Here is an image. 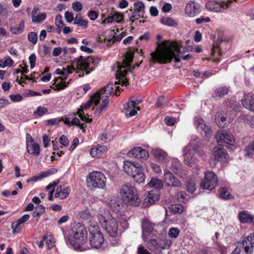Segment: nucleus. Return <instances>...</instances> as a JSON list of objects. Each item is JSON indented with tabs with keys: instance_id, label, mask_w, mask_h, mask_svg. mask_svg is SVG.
Instances as JSON below:
<instances>
[{
	"instance_id": "obj_1",
	"label": "nucleus",
	"mask_w": 254,
	"mask_h": 254,
	"mask_svg": "<svg viewBox=\"0 0 254 254\" xmlns=\"http://www.w3.org/2000/svg\"><path fill=\"white\" fill-rule=\"evenodd\" d=\"M180 54L179 46L176 42L172 43L170 47H168L165 44L159 45L156 51L151 53L150 61L167 63L171 62L174 58L175 62H179Z\"/></svg>"
},
{
	"instance_id": "obj_2",
	"label": "nucleus",
	"mask_w": 254,
	"mask_h": 254,
	"mask_svg": "<svg viewBox=\"0 0 254 254\" xmlns=\"http://www.w3.org/2000/svg\"><path fill=\"white\" fill-rule=\"evenodd\" d=\"M113 84L112 82H110L107 84L105 87L102 88L100 91L97 92L95 94L92 96L90 99L85 104H83L81 106V109L78 110V112L83 113L82 111L90 108L92 104L96 105L99 103L100 99L102 98V103L99 107L97 108L95 114L96 116H99L102 111L104 110L107 107L109 101L107 98L111 95L113 91Z\"/></svg>"
},
{
	"instance_id": "obj_3",
	"label": "nucleus",
	"mask_w": 254,
	"mask_h": 254,
	"mask_svg": "<svg viewBox=\"0 0 254 254\" xmlns=\"http://www.w3.org/2000/svg\"><path fill=\"white\" fill-rule=\"evenodd\" d=\"M72 238L67 240L75 250H82V246L87 240V232L84 226L80 223L75 224L72 228Z\"/></svg>"
},
{
	"instance_id": "obj_4",
	"label": "nucleus",
	"mask_w": 254,
	"mask_h": 254,
	"mask_svg": "<svg viewBox=\"0 0 254 254\" xmlns=\"http://www.w3.org/2000/svg\"><path fill=\"white\" fill-rule=\"evenodd\" d=\"M121 199L127 205L137 206L141 203L137 190L132 186L124 185L120 190Z\"/></svg>"
},
{
	"instance_id": "obj_5",
	"label": "nucleus",
	"mask_w": 254,
	"mask_h": 254,
	"mask_svg": "<svg viewBox=\"0 0 254 254\" xmlns=\"http://www.w3.org/2000/svg\"><path fill=\"white\" fill-rule=\"evenodd\" d=\"M98 220L102 227L107 233L113 238L116 237L118 234V224L117 220L112 217L108 211L104 214H99Z\"/></svg>"
},
{
	"instance_id": "obj_6",
	"label": "nucleus",
	"mask_w": 254,
	"mask_h": 254,
	"mask_svg": "<svg viewBox=\"0 0 254 254\" xmlns=\"http://www.w3.org/2000/svg\"><path fill=\"white\" fill-rule=\"evenodd\" d=\"M132 60L133 55L131 54L128 53L125 57L122 63L118 62L114 65V68H117V74L119 76L120 79L119 82L122 86L128 85V81L125 78V76L128 71L127 68L130 67Z\"/></svg>"
},
{
	"instance_id": "obj_7",
	"label": "nucleus",
	"mask_w": 254,
	"mask_h": 254,
	"mask_svg": "<svg viewBox=\"0 0 254 254\" xmlns=\"http://www.w3.org/2000/svg\"><path fill=\"white\" fill-rule=\"evenodd\" d=\"M202 141L201 139L192 136L190 144L184 149V156L185 163L190 166L195 164L197 160L194 156L193 152L195 147L199 146Z\"/></svg>"
},
{
	"instance_id": "obj_8",
	"label": "nucleus",
	"mask_w": 254,
	"mask_h": 254,
	"mask_svg": "<svg viewBox=\"0 0 254 254\" xmlns=\"http://www.w3.org/2000/svg\"><path fill=\"white\" fill-rule=\"evenodd\" d=\"M106 178L101 172L93 171L87 177V187L91 190L96 189H104L106 186Z\"/></svg>"
},
{
	"instance_id": "obj_9",
	"label": "nucleus",
	"mask_w": 254,
	"mask_h": 254,
	"mask_svg": "<svg viewBox=\"0 0 254 254\" xmlns=\"http://www.w3.org/2000/svg\"><path fill=\"white\" fill-rule=\"evenodd\" d=\"M232 254H254V234H251L239 243Z\"/></svg>"
},
{
	"instance_id": "obj_10",
	"label": "nucleus",
	"mask_w": 254,
	"mask_h": 254,
	"mask_svg": "<svg viewBox=\"0 0 254 254\" xmlns=\"http://www.w3.org/2000/svg\"><path fill=\"white\" fill-rule=\"evenodd\" d=\"M88 230L90 235L89 243L91 247L96 249L101 248L104 242V238L98 226L96 224L90 225Z\"/></svg>"
},
{
	"instance_id": "obj_11",
	"label": "nucleus",
	"mask_w": 254,
	"mask_h": 254,
	"mask_svg": "<svg viewBox=\"0 0 254 254\" xmlns=\"http://www.w3.org/2000/svg\"><path fill=\"white\" fill-rule=\"evenodd\" d=\"M99 60L98 59H94L93 57H88L84 58L83 56H80L77 60L76 66L77 68L81 70L82 72L85 71L86 74H88L89 71L87 69L91 70H94V67L96 66L98 64Z\"/></svg>"
},
{
	"instance_id": "obj_12",
	"label": "nucleus",
	"mask_w": 254,
	"mask_h": 254,
	"mask_svg": "<svg viewBox=\"0 0 254 254\" xmlns=\"http://www.w3.org/2000/svg\"><path fill=\"white\" fill-rule=\"evenodd\" d=\"M218 185L216 175L211 171H207L205 174L204 179L200 184V187L204 190H211Z\"/></svg>"
},
{
	"instance_id": "obj_13",
	"label": "nucleus",
	"mask_w": 254,
	"mask_h": 254,
	"mask_svg": "<svg viewBox=\"0 0 254 254\" xmlns=\"http://www.w3.org/2000/svg\"><path fill=\"white\" fill-rule=\"evenodd\" d=\"M216 138L219 145H233L235 143L234 136L230 133L219 130L217 132Z\"/></svg>"
},
{
	"instance_id": "obj_14",
	"label": "nucleus",
	"mask_w": 254,
	"mask_h": 254,
	"mask_svg": "<svg viewBox=\"0 0 254 254\" xmlns=\"http://www.w3.org/2000/svg\"><path fill=\"white\" fill-rule=\"evenodd\" d=\"M194 124L196 129L201 133L203 132L206 137H209L212 135V131L211 127L207 126L199 116L194 118Z\"/></svg>"
},
{
	"instance_id": "obj_15",
	"label": "nucleus",
	"mask_w": 254,
	"mask_h": 254,
	"mask_svg": "<svg viewBox=\"0 0 254 254\" xmlns=\"http://www.w3.org/2000/svg\"><path fill=\"white\" fill-rule=\"evenodd\" d=\"M129 156L137 159L145 160L149 156L147 151L141 147H134L128 153Z\"/></svg>"
},
{
	"instance_id": "obj_16",
	"label": "nucleus",
	"mask_w": 254,
	"mask_h": 254,
	"mask_svg": "<svg viewBox=\"0 0 254 254\" xmlns=\"http://www.w3.org/2000/svg\"><path fill=\"white\" fill-rule=\"evenodd\" d=\"M164 180L167 186L181 187L182 185L168 169L164 171Z\"/></svg>"
},
{
	"instance_id": "obj_17",
	"label": "nucleus",
	"mask_w": 254,
	"mask_h": 254,
	"mask_svg": "<svg viewBox=\"0 0 254 254\" xmlns=\"http://www.w3.org/2000/svg\"><path fill=\"white\" fill-rule=\"evenodd\" d=\"M141 167V166L138 163H135L129 161L124 162V171L128 175L130 176H132Z\"/></svg>"
},
{
	"instance_id": "obj_18",
	"label": "nucleus",
	"mask_w": 254,
	"mask_h": 254,
	"mask_svg": "<svg viewBox=\"0 0 254 254\" xmlns=\"http://www.w3.org/2000/svg\"><path fill=\"white\" fill-rule=\"evenodd\" d=\"M242 103L246 109L254 111V95L252 93L244 94Z\"/></svg>"
},
{
	"instance_id": "obj_19",
	"label": "nucleus",
	"mask_w": 254,
	"mask_h": 254,
	"mask_svg": "<svg viewBox=\"0 0 254 254\" xmlns=\"http://www.w3.org/2000/svg\"><path fill=\"white\" fill-rule=\"evenodd\" d=\"M108 150L107 146L98 145L90 149V153L93 157L98 158L106 153Z\"/></svg>"
},
{
	"instance_id": "obj_20",
	"label": "nucleus",
	"mask_w": 254,
	"mask_h": 254,
	"mask_svg": "<svg viewBox=\"0 0 254 254\" xmlns=\"http://www.w3.org/2000/svg\"><path fill=\"white\" fill-rule=\"evenodd\" d=\"M70 192V188L69 187L60 185L57 189L55 197L61 199H64L68 196Z\"/></svg>"
},
{
	"instance_id": "obj_21",
	"label": "nucleus",
	"mask_w": 254,
	"mask_h": 254,
	"mask_svg": "<svg viewBox=\"0 0 254 254\" xmlns=\"http://www.w3.org/2000/svg\"><path fill=\"white\" fill-rule=\"evenodd\" d=\"M142 235L144 241H146L145 233H150L154 229V224L149 220L144 218L142 220Z\"/></svg>"
},
{
	"instance_id": "obj_22",
	"label": "nucleus",
	"mask_w": 254,
	"mask_h": 254,
	"mask_svg": "<svg viewBox=\"0 0 254 254\" xmlns=\"http://www.w3.org/2000/svg\"><path fill=\"white\" fill-rule=\"evenodd\" d=\"M185 11L190 16L195 15L199 12V5L194 2H190L187 4Z\"/></svg>"
},
{
	"instance_id": "obj_23",
	"label": "nucleus",
	"mask_w": 254,
	"mask_h": 254,
	"mask_svg": "<svg viewBox=\"0 0 254 254\" xmlns=\"http://www.w3.org/2000/svg\"><path fill=\"white\" fill-rule=\"evenodd\" d=\"M170 169L174 173L178 174L181 177H183L182 165L180 161L178 159H175L172 161Z\"/></svg>"
},
{
	"instance_id": "obj_24",
	"label": "nucleus",
	"mask_w": 254,
	"mask_h": 254,
	"mask_svg": "<svg viewBox=\"0 0 254 254\" xmlns=\"http://www.w3.org/2000/svg\"><path fill=\"white\" fill-rule=\"evenodd\" d=\"M213 155L214 159L216 161H222L228 156L226 151L224 149L218 147L213 149Z\"/></svg>"
},
{
	"instance_id": "obj_25",
	"label": "nucleus",
	"mask_w": 254,
	"mask_h": 254,
	"mask_svg": "<svg viewBox=\"0 0 254 254\" xmlns=\"http://www.w3.org/2000/svg\"><path fill=\"white\" fill-rule=\"evenodd\" d=\"M27 150L28 153L35 156H38L40 153V146L38 143L35 142L28 143Z\"/></svg>"
},
{
	"instance_id": "obj_26",
	"label": "nucleus",
	"mask_w": 254,
	"mask_h": 254,
	"mask_svg": "<svg viewBox=\"0 0 254 254\" xmlns=\"http://www.w3.org/2000/svg\"><path fill=\"white\" fill-rule=\"evenodd\" d=\"M147 186L150 188H153L157 190H160L164 186V183L162 180L155 177L153 178L150 180L147 184Z\"/></svg>"
},
{
	"instance_id": "obj_27",
	"label": "nucleus",
	"mask_w": 254,
	"mask_h": 254,
	"mask_svg": "<svg viewBox=\"0 0 254 254\" xmlns=\"http://www.w3.org/2000/svg\"><path fill=\"white\" fill-rule=\"evenodd\" d=\"M238 218L242 223H250L252 222L254 216L248 211H244L239 213Z\"/></svg>"
},
{
	"instance_id": "obj_28",
	"label": "nucleus",
	"mask_w": 254,
	"mask_h": 254,
	"mask_svg": "<svg viewBox=\"0 0 254 254\" xmlns=\"http://www.w3.org/2000/svg\"><path fill=\"white\" fill-rule=\"evenodd\" d=\"M207 9L214 12H220L224 7V4L213 1H209L206 3Z\"/></svg>"
},
{
	"instance_id": "obj_29",
	"label": "nucleus",
	"mask_w": 254,
	"mask_h": 254,
	"mask_svg": "<svg viewBox=\"0 0 254 254\" xmlns=\"http://www.w3.org/2000/svg\"><path fill=\"white\" fill-rule=\"evenodd\" d=\"M159 199L158 192H154L153 191L148 192L147 196L145 198V203L146 205H150L154 204Z\"/></svg>"
},
{
	"instance_id": "obj_30",
	"label": "nucleus",
	"mask_w": 254,
	"mask_h": 254,
	"mask_svg": "<svg viewBox=\"0 0 254 254\" xmlns=\"http://www.w3.org/2000/svg\"><path fill=\"white\" fill-rule=\"evenodd\" d=\"M28 214H25L20 218L18 220L11 224V228L14 233L18 232L19 230V226L24 222H26L29 218Z\"/></svg>"
},
{
	"instance_id": "obj_31",
	"label": "nucleus",
	"mask_w": 254,
	"mask_h": 254,
	"mask_svg": "<svg viewBox=\"0 0 254 254\" xmlns=\"http://www.w3.org/2000/svg\"><path fill=\"white\" fill-rule=\"evenodd\" d=\"M153 154L155 158L159 162H163L167 158V154L161 149H156L153 150Z\"/></svg>"
},
{
	"instance_id": "obj_32",
	"label": "nucleus",
	"mask_w": 254,
	"mask_h": 254,
	"mask_svg": "<svg viewBox=\"0 0 254 254\" xmlns=\"http://www.w3.org/2000/svg\"><path fill=\"white\" fill-rule=\"evenodd\" d=\"M131 177L135 182L139 184L144 182L145 179V175L142 171V167Z\"/></svg>"
},
{
	"instance_id": "obj_33",
	"label": "nucleus",
	"mask_w": 254,
	"mask_h": 254,
	"mask_svg": "<svg viewBox=\"0 0 254 254\" xmlns=\"http://www.w3.org/2000/svg\"><path fill=\"white\" fill-rule=\"evenodd\" d=\"M24 26V22L21 21L18 25L10 27L9 30L13 34H19L23 32Z\"/></svg>"
},
{
	"instance_id": "obj_34",
	"label": "nucleus",
	"mask_w": 254,
	"mask_h": 254,
	"mask_svg": "<svg viewBox=\"0 0 254 254\" xmlns=\"http://www.w3.org/2000/svg\"><path fill=\"white\" fill-rule=\"evenodd\" d=\"M73 24H77L79 26L86 28L87 27L88 21L86 20L83 19L81 14L78 13L74 18Z\"/></svg>"
},
{
	"instance_id": "obj_35",
	"label": "nucleus",
	"mask_w": 254,
	"mask_h": 254,
	"mask_svg": "<svg viewBox=\"0 0 254 254\" xmlns=\"http://www.w3.org/2000/svg\"><path fill=\"white\" fill-rule=\"evenodd\" d=\"M146 246L152 252H156L158 249H161L160 244L158 243L155 239H151L147 243Z\"/></svg>"
},
{
	"instance_id": "obj_36",
	"label": "nucleus",
	"mask_w": 254,
	"mask_h": 254,
	"mask_svg": "<svg viewBox=\"0 0 254 254\" xmlns=\"http://www.w3.org/2000/svg\"><path fill=\"white\" fill-rule=\"evenodd\" d=\"M229 91V88L226 86L219 87L217 88L214 91V97L222 98L226 95Z\"/></svg>"
},
{
	"instance_id": "obj_37",
	"label": "nucleus",
	"mask_w": 254,
	"mask_h": 254,
	"mask_svg": "<svg viewBox=\"0 0 254 254\" xmlns=\"http://www.w3.org/2000/svg\"><path fill=\"white\" fill-rule=\"evenodd\" d=\"M245 157H252L254 154V141L250 142L244 149Z\"/></svg>"
},
{
	"instance_id": "obj_38",
	"label": "nucleus",
	"mask_w": 254,
	"mask_h": 254,
	"mask_svg": "<svg viewBox=\"0 0 254 254\" xmlns=\"http://www.w3.org/2000/svg\"><path fill=\"white\" fill-rule=\"evenodd\" d=\"M133 6V10H135L143 16L145 13V5L144 3L142 1H138L134 3Z\"/></svg>"
},
{
	"instance_id": "obj_39",
	"label": "nucleus",
	"mask_w": 254,
	"mask_h": 254,
	"mask_svg": "<svg viewBox=\"0 0 254 254\" xmlns=\"http://www.w3.org/2000/svg\"><path fill=\"white\" fill-rule=\"evenodd\" d=\"M35 10V7L34 8L33 10V13L32 16V21L34 23H41L43 21H44L46 17V14L45 13H42L40 14L34 15V11Z\"/></svg>"
},
{
	"instance_id": "obj_40",
	"label": "nucleus",
	"mask_w": 254,
	"mask_h": 254,
	"mask_svg": "<svg viewBox=\"0 0 254 254\" xmlns=\"http://www.w3.org/2000/svg\"><path fill=\"white\" fill-rule=\"evenodd\" d=\"M160 21L162 24L168 26L175 27L178 25L177 23L169 17H163L161 19Z\"/></svg>"
},
{
	"instance_id": "obj_41",
	"label": "nucleus",
	"mask_w": 254,
	"mask_h": 254,
	"mask_svg": "<svg viewBox=\"0 0 254 254\" xmlns=\"http://www.w3.org/2000/svg\"><path fill=\"white\" fill-rule=\"evenodd\" d=\"M111 14L113 15V17L112 18H113L114 21L116 22L120 23L123 21L124 16L122 13L116 10H112Z\"/></svg>"
},
{
	"instance_id": "obj_42",
	"label": "nucleus",
	"mask_w": 254,
	"mask_h": 254,
	"mask_svg": "<svg viewBox=\"0 0 254 254\" xmlns=\"http://www.w3.org/2000/svg\"><path fill=\"white\" fill-rule=\"evenodd\" d=\"M220 197L224 199H230L232 196L231 193L228 191L225 188H220L219 189Z\"/></svg>"
},
{
	"instance_id": "obj_43",
	"label": "nucleus",
	"mask_w": 254,
	"mask_h": 254,
	"mask_svg": "<svg viewBox=\"0 0 254 254\" xmlns=\"http://www.w3.org/2000/svg\"><path fill=\"white\" fill-rule=\"evenodd\" d=\"M129 10L130 11H132V13L128 15V18L131 22V24H132L135 20H138L140 17H143V16H142L135 10H132L131 8L129 9Z\"/></svg>"
},
{
	"instance_id": "obj_44",
	"label": "nucleus",
	"mask_w": 254,
	"mask_h": 254,
	"mask_svg": "<svg viewBox=\"0 0 254 254\" xmlns=\"http://www.w3.org/2000/svg\"><path fill=\"white\" fill-rule=\"evenodd\" d=\"M13 64V60L10 58V57H7L3 58L0 61V66L2 67L6 66H11Z\"/></svg>"
},
{
	"instance_id": "obj_45",
	"label": "nucleus",
	"mask_w": 254,
	"mask_h": 254,
	"mask_svg": "<svg viewBox=\"0 0 254 254\" xmlns=\"http://www.w3.org/2000/svg\"><path fill=\"white\" fill-rule=\"evenodd\" d=\"M64 80V79L62 78H58L56 80L55 82V85L56 86L55 89L57 90H61L64 89L67 86L65 82H64L62 80Z\"/></svg>"
},
{
	"instance_id": "obj_46",
	"label": "nucleus",
	"mask_w": 254,
	"mask_h": 254,
	"mask_svg": "<svg viewBox=\"0 0 254 254\" xmlns=\"http://www.w3.org/2000/svg\"><path fill=\"white\" fill-rule=\"evenodd\" d=\"M217 124L220 127H223L226 124V118L223 116H220V113H217L216 115Z\"/></svg>"
},
{
	"instance_id": "obj_47",
	"label": "nucleus",
	"mask_w": 254,
	"mask_h": 254,
	"mask_svg": "<svg viewBox=\"0 0 254 254\" xmlns=\"http://www.w3.org/2000/svg\"><path fill=\"white\" fill-rule=\"evenodd\" d=\"M100 140L104 142H107L111 141L113 138L111 136L110 133L108 132H104L102 133L99 137Z\"/></svg>"
},
{
	"instance_id": "obj_48",
	"label": "nucleus",
	"mask_w": 254,
	"mask_h": 254,
	"mask_svg": "<svg viewBox=\"0 0 254 254\" xmlns=\"http://www.w3.org/2000/svg\"><path fill=\"white\" fill-rule=\"evenodd\" d=\"M222 40L220 39H217L215 41L212 45V51L214 54L218 53L220 55V50L219 49V45L222 43Z\"/></svg>"
},
{
	"instance_id": "obj_49",
	"label": "nucleus",
	"mask_w": 254,
	"mask_h": 254,
	"mask_svg": "<svg viewBox=\"0 0 254 254\" xmlns=\"http://www.w3.org/2000/svg\"><path fill=\"white\" fill-rule=\"evenodd\" d=\"M187 189L188 191L193 193L196 190L195 181L192 180L188 181L187 183Z\"/></svg>"
},
{
	"instance_id": "obj_50",
	"label": "nucleus",
	"mask_w": 254,
	"mask_h": 254,
	"mask_svg": "<svg viewBox=\"0 0 254 254\" xmlns=\"http://www.w3.org/2000/svg\"><path fill=\"white\" fill-rule=\"evenodd\" d=\"M180 232L178 228L172 227L169 229L168 235L171 238H176L178 236Z\"/></svg>"
},
{
	"instance_id": "obj_51",
	"label": "nucleus",
	"mask_w": 254,
	"mask_h": 254,
	"mask_svg": "<svg viewBox=\"0 0 254 254\" xmlns=\"http://www.w3.org/2000/svg\"><path fill=\"white\" fill-rule=\"evenodd\" d=\"M176 197L178 201L180 202L185 203L188 199L185 192L180 191L176 194Z\"/></svg>"
},
{
	"instance_id": "obj_52",
	"label": "nucleus",
	"mask_w": 254,
	"mask_h": 254,
	"mask_svg": "<svg viewBox=\"0 0 254 254\" xmlns=\"http://www.w3.org/2000/svg\"><path fill=\"white\" fill-rule=\"evenodd\" d=\"M45 211V208L42 205H39L37 207H36V210L33 212V217H38L41 214L43 213Z\"/></svg>"
},
{
	"instance_id": "obj_53",
	"label": "nucleus",
	"mask_w": 254,
	"mask_h": 254,
	"mask_svg": "<svg viewBox=\"0 0 254 254\" xmlns=\"http://www.w3.org/2000/svg\"><path fill=\"white\" fill-rule=\"evenodd\" d=\"M74 68H70L69 66H67L66 68H63L62 69V76L63 77V79H65L67 76L72 72Z\"/></svg>"
},
{
	"instance_id": "obj_54",
	"label": "nucleus",
	"mask_w": 254,
	"mask_h": 254,
	"mask_svg": "<svg viewBox=\"0 0 254 254\" xmlns=\"http://www.w3.org/2000/svg\"><path fill=\"white\" fill-rule=\"evenodd\" d=\"M28 39L33 44L35 45L37 42V34L33 32H31L28 34Z\"/></svg>"
},
{
	"instance_id": "obj_55",
	"label": "nucleus",
	"mask_w": 254,
	"mask_h": 254,
	"mask_svg": "<svg viewBox=\"0 0 254 254\" xmlns=\"http://www.w3.org/2000/svg\"><path fill=\"white\" fill-rule=\"evenodd\" d=\"M172 244V242L171 240L165 238L163 240V243L160 244L161 249H168Z\"/></svg>"
},
{
	"instance_id": "obj_56",
	"label": "nucleus",
	"mask_w": 254,
	"mask_h": 254,
	"mask_svg": "<svg viewBox=\"0 0 254 254\" xmlns=\"http://www.w3.org/2000/svg\"><path fill=\"white\" fill-rule=\"evenodd\" d=\"M171 209L174 213H182L183 212V207L180 204H175L171 206Z\"/></svg>"
},
{
	"instance_id": "obj_57",
	"label": "nucleus",
	"mask_w": 254,
	"mask_h": 254,
	"mask_svg": "<svg viewBox=\"0 0 254 254\" xmlns=\"http://www.w3.org/2000/svg\"><path fill=\"white\" fill-rule=\"evenodd\" d=\"M83 6L79 1H76L72 3V8L76 12H79L82 9Z\"/></svg>"
},
{
	"instance_id": "obj_58",
	"label": "nucleus",
	"mask_w": 254,
	"mask_h": 254,
	"mask_svg": "<svg viewBox=\"0 0 254 254\" xmlns=\"http://www.w3.org/2000/svg\"><path fill=\"white\" fill-rule=\"evenodd\" d=\"M48 113V110L43 107L39 106L38 107L36 112H35V114H37L39 116H42L44 114Z\"/></svg>"
},
{
	"instance_id": "obj_59",
	"label": "nucleus",
	"mask_w": 254,
	"mask_h": 254,
	"mask_svg": "<svg viewBox=\"0 0 254 254\" xmlns=\"http://www.w3.org/2000/svg\"><path fill=\"white\" fill-rule=\"evenodd\" d=\"M55 22L56 25L60 28H62L64 25V22L62 20V16L61 15H58L55 18Z\"/></svg>"
},
{
	"instance_id": "obj_60",
	"label": "nucleus",
	"mask_w": 254,
	"mask_h": 254,
	"mask_svg": "<svg viewBox=\"0 0 254 254\" xmlns=\"http://www.w3.org/2000/svg\"><path fill=\"white\" fill-rule=\"evenodd\" d=\"M61 122V120L58 118L53 119L49 120H47L45 121V124L47 126L48 125H58L59 123Z\"/></svg>"
},
{
	"instance_id": "obj_61",
	"label": "nucleus",
	"mask_w": 254,
	"mask_h": 254,
	"mask_svg": "<svg viewBox=\"0 0 254 254\" xmlns=\"http://www.w3.org/2000/svg\"><path fill=\"white\" fill-rule=\"evenodd\" d=\"M59 182H60L59 180L54 181L53 182L49 184L46 187V189L47 190H50V191H54L55 187L59 183Z\"/></svg>"
},
{
	"instance_id": "obj_62",
	"label": "nucleus",
	"mask_w": 254,
	"mask_h": 254,
	"mask_svg": "<svg viewBox=\"0 0 254 254\" xmlns=\"http://www.w3.org/2000/svg\"><path fill=\"white\" fill-rule=\"evenodd\" d=\"M65 18L67 22L70 23L73 20H74V18L73 17V14L72 12L69 11H66L64 13Z\"/></svg>"
},
{
	"instance_id": "obj_63",
	"label": "nucleus",
	"mask_w": 254,
	"mask_h": 254,
	"mask_svg": "<svg viewBox=\"0 0 254 254\" xmlns=\"http://www.w3.org/2000/svg\"><path fill=\"white\" fill-rule=\"evenodd\" d=\"M165 122L168 126H173L176 123V119L170 116H166L165 118Z\"/></svg>"
},
{
	"instance_id": "obj_64",
	"label": "nucleus",
	"mask_w": 254,
	"mask_h": 254,
	"mask_svg": "<svg viewBox=\"0 0 254 254\" xmlns=\"http://www.w3.org/2000/svg\"><path fill=\"white\" fill-rule=\"evenodd\" d=\"M69 219L68 215H64L61 217L57 222L58 225H61L64 223L67 222Z\"/></svg>"
}]
</instances>
